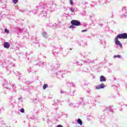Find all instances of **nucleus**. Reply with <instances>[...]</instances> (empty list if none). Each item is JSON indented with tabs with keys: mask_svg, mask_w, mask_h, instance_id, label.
<instances>
[{
	"mask_svg": "<svg viewBox=\"0 0 127 127\" xmlns=\"http://www.w3.org/2000/svg\"><path fill=\"white\" fill-rule=\"evenodd\" d=\"M119 39H127V33H124L118 35L115 39V43L116 45H119L120 47L123 48V45L121 42L119 41Z\"/></svg>",
	"mask_w": 127,
	"mask_h": 127,
	"instance_id": "1",
	"label": "nucleus"
},
{
	"mask_svg": "<svg viewBox=\"0 0 127 127\" xmlns=\"http://www.w3.org/2000/svg\"><path fill=\"white\" fill-rule=\"evenodd\" d=\"M70 23H71V24H72V25H74V26H79L81 25V22L76 20H71Z\"/></svg>",
	"mask_w": 127,
	"mask_h": 127,
	"instance_id": "2",
	"label": "nucleus"
},
{
	"mask_svg": "<svg viewBox=\"0 0 127 127\" xmlns=\"http://www.w3.org/2000/svg\"><path fill=\"white\" fill-rule=\"evenodd\" d=\"M104 88H105V85L104 84H101L96 86V89L97 90H100V89H104Z\"/></svg>",
	"mask_w": 127,
	"mask_h": 127,
	"instance_id": "3",
	"label": "nucleus"
},
{
	"mask_svg": "<svg viewBox=\"0 0 127 127\" xmlns=\"http://www.w3.org/2000/svg\"><path fill=\"white\" fill-rule=\"evenodd\" d=\"M3 46L4 48H6L7 49H8L9 47H10V45H9V43L7 42H6L4 43Z\"/></svg>",
	"mask_w": 127,
	"mask_h": 127,
	"instance_id": "4",
	"label": "nucleus"
},
{
	"mask_svg": "<svg viewBox=\"0 0 127 127\" xmlns=\"http://www.w3.org/2000/svg\"><path fill=\"white\" fill-rule=\"evenodd\" d=\"M100 82H106V77L103 75L100 76Z\"/></svg>",
	"mask_w": 127,
	"mask_h": 127,
	"instance_id": "5",
	"label": "nucleus"
},
{
	"mask_svg": "<svg viewBox=\"0 0 127 127\" xmlns=\"http://www.w3.org/2000/svg\"><path fill=\"white\" fill-rule=\"evenodd\" d=\"M77 123L78 124H79L80 126H82L83 125V122H82V120L80 119H78L77 120Z\"/></svg>",
	"mask_w": 127,
	"mask_h": 127,
	"instance_id": "6",
	"label": "nucleus"
},
{
	"mask_svg": "<svg viewBox=\"0 0 127 127\" xmlns=\"http://www.w3.org/2000/svg\"><path fill=\"white\" fill-rule=\"evenodd\" d=\"M43 88L44 90H45V89H46V88H48V84H44Z\"/></svg>",
	"mask_w": 127,
	"mask_h": 127,
	"instance_id": "7",
	"label": "nucleus"
},
{
	"mask_svg": "<svg viewBox=\"0 0 127 127\" xmlns=\"http://www.w3.org/2000/svg\"><path fill=\"white\" fill-rule=\"evenodd\" d=\"M121 56H120V55H117V56H114V58H121Z\"/></svg>",
	"mask_w": 127,
	"mask_h": 127,
	"instance_id": "8",
	"label": "nucleus"
},
{
	"mask_svg": "<svg viewBox=\"0 0 127 127\" xmlns=\"http://www.w3.org/2000/svg\"><path fill=\"white\" fill-rule=\"evenodd\" d=\"M13 0V2L15 4L17 3V2H18V0Z\"/></svg>",
	"mask_w": 127,
	"mask_h": 127,
	"instance_id": "9",
	"label": "nucleus"
},
{
	"mask_svg": "<svg viewBox=\"0 0 127 127\" xmlns=\"http://www.w3.org/2000/svg\"><path fill=\"white\" fill-rule=\"evenodd\" d=\"M4 31L6 33H9V31L7 30L6 28L4 29Z\"/></svg>",
	"mask_w": 127,
	"mask_h": 127,
	"instance_id": "10",
	"label": "nucleus"
},
{
	"mask_svg": "<svg viewBox=\"0 0 127 127\" xmlns=\"http://www.w3.org/2000/svg\"><path fill=\"white\" fill-rule=\"evenodd\" d=\"M70 11H71V12H74V11H75V9H74L73 8H71Z\"/></svg>",
	"mask_w": 127,
	"mask_h": 127,
	"instance_id": "11",
	"label": "nucleus"
},
{
	"mask_svg": "<svg viewBox=\"0 0 127 127\" xmlns=\"http://www.w3.org/2000/svg\"><path fill=\"white\" fill-rule=\"evenodd\" d=\"M20 112H21V113H24V109L21 108Z\"/></svg>",
	"mask_w": 127,
	"mask_h": 127,
	"instance_id": "12",
	"label": "nucleus"
},
{
	"mask_svg": "<svg viewBox=\"0 0 127 127\" xmlns=\"http://www.w3.org/2000/svg\"><path fill=\"white\" fill-rule=\"evenodd\" d=\"M74 26H75L74 25L72 24L69 26V28H74Z\"/></svg>",
	"mask_w": 127,
	"mask_h": 127,
	"instance_id": "13",
	"label": "nucleus"
},
{
	"mask_svg": "<svg viewBox=\"0 0 127 127\" xmlns=\"http://www.w3.org/2000/svg\"><path fill=\"white\" fill-rule=\"evenodd\" d=\"M69 1H70V4L73 5V1L72 0H69Z\"/></svg>",
	"mask_w": 127,
	"mask_h": 127,
	"instance_id": "14",
	"label": "nucleus"
},
{
	"mask_svg": "<svg viewBox=\"0 0 127 127\" xmlns=\"http://www.w3.org/2000/svg\"><path fill=\"white\" fill-rule=\"evenodd\" d=\"M57 127H63V126L61 125H58Z\"/></svg>",
	"mask_w": 127,
	"mask_h": 127,
	"instance_id": "15",
	"label": "nucleus"
},
{
	"mask_svg": "<svg viewBox=\"0 0 127 127\" xmlns=\"http://www.w3.org/2000/svg\"><path fill=\"white\" fill-rule=\"evenodd\" d=\"M86 31H87V30H83L82 31V32H86Z\"/></svg>",
	"mask_w": 127,
	"mask_h": 127,
	"instance_id": "16",
	"label": "nucleus"
}]
</instances>
